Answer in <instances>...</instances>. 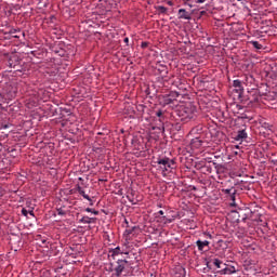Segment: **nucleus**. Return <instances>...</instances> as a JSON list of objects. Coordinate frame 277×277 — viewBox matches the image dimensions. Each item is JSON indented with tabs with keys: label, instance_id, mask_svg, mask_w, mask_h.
I'll return each instance as SVG.
<instances>
[{
	"label": "nucleus",
	"instance_id": "obj_35",
	"mask_svg": "<svg viewBox=\"0 0 277 277\" xmlns=\"http://www.w3.org/2000/svg\"><path fill=\"white\" fill-rule=\"evenodd\" d=\"M4 129H8V126H4Z\"/></svg>",
	"mask_w": 277,
	"mask_h": 277
},
{
	"label": "nucleus",
	"instance_id": "obj_25",
	"mask_svg": "<svg viewBox=\"0 0 277 277\" xmlns=\"http://www.w3.org/2000/svg\"><path fill=\"white\" fill-rule=\"evenodd\" d=\"M123 42H126V43H127V47H129V37H126V38L123 39Z\"/></svg>",
	"mask_w": 277,
	"mask_h": 277
},
{
	"label": "nucleus",
	"instance_id": "obj_36",
	"mask_svg": "<svg viewBox=\"0 0 277 277\" xmlns=\"http://www.w3.org/2000/svg\"><path fill=\"white\" fill-rule=\"evenodd\" d=\"M14 38H18V36H14Z\"/></svg>",
	"mask_w": 277,
	"mask_h": 277
},
{
	"label": "nucleus",
	"instance_id": "obj_22",
	"mask_svg": "<svg viewBox=\"0 0 277 277\" xmlns=\"http://www.w3.org/2000/svg\"><path fill=\"white\" fill-rule=\"evenodd\" d=\"M22 215H24L25 217H27V215H29V211H27V209H22Z\"/></svg>",
	"mask_w": 277,
	"mask_h": 277
},
{
	"label": "nucleus",
	"instance_id": "obj_17",
	"mask_svg": "<svg viewBox=\"0 0 277 277\" xmlns=\"http://www.w3.org/2000/svg\"><path fill=\"white\" fill-rule=\"evenodd\" d=\"M157 11L159 12V14H166V12H168V8L159 5L157 6Z\"/></svg>",
	"mask_w": 277,
	"mask_h": 277
},
{
	"label": "nucleus",
	"instance_id": "obj_6",
	"mask_svg": "<svg viewBox=\"0 0 277 277\" xmlns=\"http://www.w3.org/2000/svg\"><path fill=\"white\" fill-rule=\"evenodd\" d=\"M126 222V230L123 233V237L126 239L124 246H129V241H131V235L135 233L136 226H129V221L124 220Z\"/></svg>",
	"mask_w": 277,
	"mask_h": 277
},
{
	"label": "nucleus",
	"instance_id": "obj_2",
	"mask_svg": "<svg viewBox=\"0 0 277 277\" xmlns=\"http://www.w3.org/2000/svg\"><path fill=\"white\" fill-rule=\"evenodd\" d=\"M128 263L129 261L127 260H118L117 262L108 265V271L111 273L113 277H122V273L124 272Z\"/></svg>",
	"mask_w": 277,
	"mask_h": 277
},
{
	"label": "nucleus",
	"instance_id": "obj_4",
	"mask_svg": "<svg viewBox=\"0 0 277 277\" xmlns=\"http://www.w3.org/2000/svg\"><path fill=\"white\" fill-rule=\"evenodd\" d=\"M2 94L4 98H8L9 101H12V98H16V95L18 94V87H16V82H11L6 84V87L2 91Z\"/></svg>",
	"mask_w": 277,
	"mask_h": 277
},
{
	"label": "nucleus",
	"instance_id": "obj_11",
	"mask_svg": "<svg viewBox=\"0 0 277 277\" xmlns=\"http://www.w3.org/2000/svg\"><path fill=\"white\" fill-rule=\"evenodd\" d=\"M237 271L235 269V266L228 267L226 264L223 266V269L219 271V273L224 276V275H230L235 274Z\"/></svg>",
	"mask_w": 277,
	"mask_h": 277
},
{
	"label": "nucleus",
	"instance_id": "obj_13",
	"mask_svg": "<svg viewBox=\"0 0 277 277\" xmlns=\"http://www.w3.org/2000/svg\"><path fill=\"white\" fill-rule=\"evenodd\" d=\"M94 222H96V217H90V216H82L79 220L80 224H94Z\"/></svg>",
	"mask_w": 277,
	"mask_h": 277
},
{
	"label": "nucleus",
	"instance_id": "obj_1",
	"mask_svg": "<svg viewBox=\"0 0 277 277\" xmlns=\"http://www.w3.org/2000/svg\"><path fill=\"white\" fill-rule=\"evenodd\" d=\"M176 116L181 122H189L196 116V106L188 104L186 106H180L175 110Z\"/></svg>",
	"mask_w": 277,
	"mask_h": 277
},
{
	"label": "nucleus",
	"instance_id": "obj_7",
	"mask_svg": "<svg viewBox=\"0 0 277 277\" xmlns=\"http://www.w3.org/2000/svg\"><path fill=\"white\" fill-rule=\"evenodd\" d=\"M233 140L241 143L243 140H248V132H246V129L239 130L236 134H234Z\"/></svg>",
	"mask_w": 277,
	"mask_h": 277
},
{
	"label": "nucleus",
	"instance_id": "obj_33",
	"mask_svg": "<svg viewBox=\"0 0 277 277\" xmlns=\"http://www.w3.org/2000/svg\"><path fill=\"white\" fill-rule=\"evenodd\" d=\"M130 200V202H132V205H135V202H133V199H129Z\"/></svg>",
	"mask_w": 277,
	"mask_h": 277
},
{
	"label": "nucleus",
	"instance_id": "obj_20",
	"mask_svg": "<svg viewBox=\"0 0 277 277\" xmlns=\"http://www.w3.org/2000/svg\"><path fill=\"white\" fill-rule=\"evenodd\" d=\"M149 44H150L149 42L143 41V42L141 43V48H142V49H148V45H149Z\"/></svg>",
	"mask_w": 277,
	"mask_h": 277
},
{
	"label": "nucleus",
	"instance_id": "obj_27",
	"mask_svg": "<svg viewBox=\"0 0 277 277\" xmlns=\"http://www.w3.org/2000/svg\"><path fill=\"white\" fill-rule=\"evenodd\" d=\"M166 224H172V219H166Z\"/></svg>",
	"mask_w": 277,
	"mask_h": 277
},
{
	"label": "nucleus",
	"instance_id": "obj_3",
	"mask_svg": "<svg viewBox=\"0 0 277 277\" xmlns=\"http://www.w3.org/2000/svg\"><path fill=\"white\" fill-rule=\"evenodd\" d=\"M157 163L158 166H160L163 176H166V172H169L170 170H174V166L176 162L168 157H164V158H158Z\"/></svg>",
	"mask_w": 277,
	"mask_h": 277
},
{
	"label": "nucleus",
	"instance_id": "obj_9",
	"mask_svg": "<svg viewBox=\"0 0 277 277\" xmlns=\"http://www.w3.org/2000/svg\"><path fill=\"white\" fill-rule=\"evenodd\" d=\"M9 66L11 68H14L16 72H21V62L16 60V57L10 58L9 60Z\"/></svg>",
	"mask_w": 277,
	"mask_h": 277
},
{
	"label": "nucleus",
	"instance_id": "obj_30",
	"mask_svg": "<svg viewBox=\"0 0 277 277\" xmlns=\"http://www.w3.org/2000/svg\"><path fill=\"white\" fill-rule=\"evenodd\" d=\"M158 215H163V210H159Z\"/></svg>",
	"mask_w": 277,
	"mask_h": 277
},
{
	"label": "nucleus",
	"instance_id": "obj_21",
	"mask_svg": "<svg viewBox=\"0 0 277 277\" xmlns=\"http://www.w3.org/2000/svg\"><path fill=\"white\" fill-rule=\"evenodd\" d=\"M56 211H57V215H66V212L62 208H58Z\"/></svg>",
	"mask_w": 277,
	"mask_h": 277
},
{
	"label": "nucleus",
	"instance_id": "obj_10",
	"mask_svg": "<svg viewBox=\"0 0 277 277\" xmlns=\"http://www.w3.org/2000/svg\"><path fill=\"white\" fill-rule=\"evenodd\" d=\"M110 256H118L120 254H129V251H126L124 249L117 247L115 249H109Z\"/></svg>",
	"mask_w": 277,
	"mask_h": 277
},
{
	"label": "nucleus",
	"instance_id": "obj_32",
	"mask_svg": "<svg viewBox=\"0 0 277 277\" xmlns=\"http://www.w3.org/2000/svg\"><path fill=\"white\" fill-rule=\"evenodd\" d=\"M209 239H213V236L211 234H208Z\"/></svg>",
	"mask_w": 277,
	"mask_h": 277
},
{
	"label": "nucleus",
	"instance_id": "obj_18",
	"mask_svg": "<svg viewBox=\"0 0 277 277\" xmlns=\"http://www.w3.org/2000/svg\"><path fill=\"white\" fill-rule=\"evenodd\" d=\"M237 190H233V193L229 195V200H232V203L230 206L232 207H235L236 203H235V194H236Z\"/></svg>",
	"mask_w": 277,
	"mask_h": 277
},
{
	"label": "nucleus",
	"instance_id": "obj_5",
	"mask_svg": "<svg viewBox=\"0 0 277 277\" xmlns=\"http://www.w3.org/2000/svg\"><path fill=\"white\" fill-rule=\"evenodd\" d=\"M213 265L216 269H224V267H226V263L222 262V260L212 258L207 262V267L203 268V272H209L212 269Z\"/></svg>",
	"mask_w": 277,
	"mask_h": 277
},
{
	"label": "nucleus",
	"instance_id": "obj_19",
	"mask_svg": "<svg viewBox=\"0 0 277 277\" xmlns=\"http://www.w3.org/2000/svg\"><path fill=\"white\" fill-rule=\"evenodd\" d=\"M85 212H87V213H93V215H98V211L92 210V208H87V209H85Z\"/></svg>",
	"mask_w": 277,
	"mask_h": 277
},
{
	"label": "nucleus",
	"instance_id": "obj_23",
	"mask_svg": "<svg viewBox=\"0 0 277 277\" xmlns=\"http://www.w3.org/2000/svg\"><path fill=\"white\" fill-rule=\"evenodd\" d=\"M224 192H225V194H228V196H230L233 194V192H235V189L230 188V189H225Z\"/></svg>",
	"mask_w": 277,
	"mask_h": 277
},
{
	"label": "nucleus",
	"instance_id": "obj_24",
	"mask_svg": "<svg viewBox=\"0 0 277 277\" xmlns=\"http://www.w3.org/2000/svg\"><path fill=\"white\" fill-rule=\"evenodd\" d=\"M156 116H158V118H161L163 116V113L161 110L156 113Z\"/></svg>",
	"mask_w": 277,
	"mask_h": 277
},
{
	"label": "nucleus",
	"instance_id": "obj_31",
	"mask_svg": "<svg viewBox=\"0 0 277 277\" xmlns=\"http://www.w3.org/2000/svg\"><path fill=\"white\" fill-rule=\"evenodd\" d=\"M168 5H174L172 1H168Z\"/></svg>",
	"mask_w": 277,
	"mask_h": 277
},
{
	"label": "nucleus",
	"instance_id": "obj_15",
	"mask_svg": "<svg viewBox=\"0 0 277 277\" xmlns=\"http://www.w3.org/2000/svg\"><path fill=\"white\" fill-rule=\"evenodd\" d=\"M80 196L84 198V200H88L90 202V207H94V201L92 200V198H90V196L88 194H85V190H80Z\"/></svg>",
	"mask_w": 277,
	"mask_h": 277
},
{
	"label": "nucleus",
	"instance_id": "obj_28",
	"mask_svg": "<svg viewBox=\"0 0 277 277\" xmlns=\"http://www.w3.org/2000/svg\"><path fill=\"white\" fill-rule=\"evenodd\" d=\"M207 0H195V3H205Z\"/></svg>",
	"mask_w": 277,
	"mask_h": 277
},
{
	"label": "nucleus",
	"instance_id": "obj_14",
	"mask_svg": "<svg viewBox=\"0 0 277 277\" xmlns=\"http://www.w3.org/2000/svg\"><path fill=\"white\" fill-rule=\"evenodd\" d=\"M233 85L238 94H241L243 92V87L241 85L240 80H234Z\"/></svg>",
	"mask_w": 277,
	"mask_h": 277
},
{
	"label": "nucleus",
	"instance_id": "obj_34",
	"mask_svg": "<svg viewBox=\"0 0 277 277\" xmlns=\"http://www.w3.org/2000/svg\"><path fill=\"white\" fill-rule=\"evenodd\" d=\"M189 8H194V5H192V4H187Z\"/></svg>",
	"mask_w": 277,
	"mask_h": 277
},
{
	"label": "nucleus",
	"instance_id": "obj_26",
	"mask_svg": "<svg viewBox=\"0 0 277 277\" xmlns=\"http://www.w3.org/2000/svg\"><path fill=\"white\" fill-rule=\"evenodd\" d=\"M82 190H83V188L81 186H77L78 194H80Z\"/></svg>",
	"mask_w": 277,
	"mask_h": 277
},
{
	"label": "nucleus",
	"instance_id": "obj_8",
	"mask_svg": "<svg viewBox=\"0 0 277 277\" xmlns=\"http://www.w3.org/2000/svg\"><path fill=\"white\" fill-rule=\"evenodd\" d=\"M211 242H209L208 240H197L196 241V246L199 250V252H207L209 250V246Z\"/></svg>",
	"mask_w": 277,
	"mask_h": 277
},
{
	"label": "nucleus",
	"instance_id": "obj_12",
	"mask_svg": "<svg viewBox=\"0 0 277 277\" xmlns=\"http://www.w3.org/2000/svg\"><path fill=\"white\" fill-rule=\"evenodd\" d=\"M179 18H184V21H192V15L189 14V12H186L185 9H180Z\"/></svg>",
	"mask_w": 277,
	"mask_h": 277
},
{
	"label": "nucleus",
	"instance_id": "obj_16",
	"mask_svg": "<svg viewBox=\"0 0 277 277\" xmlns=\"http://www.w3.org/2000/svg\"><path fill=\"white\" fill-rule=\"evenodd\" d=\"M250 44H252V47H254V49H258L259 51L263 49V45L259 43V41H250Z\"/></svg>",
	"mask_w": 277,
	"mask_h": 277
},
{
	"label": "nucleus",
	"instance_id": "obj_29",
	"mask_svg": "<svg viewBox=\"0 0 277 277\" xmlns=\"http://www.w3.org/2000/svg\"><path fill=\"white\" fill-rule=\"evenodd\" d=\"M28 213H29V215H31L32 217H35L34 210L28 211Z\"/></svg>",
	"mask_w": 277,
	"mask_h": 277
}]
</instances>
